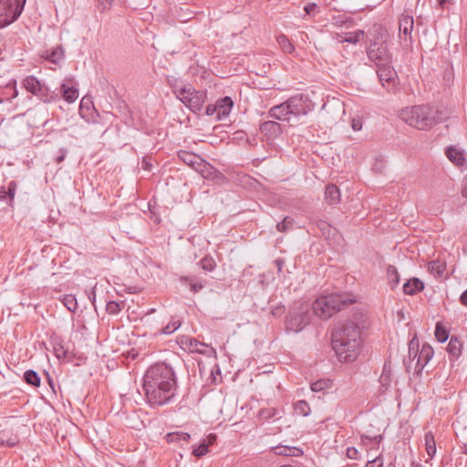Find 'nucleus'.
Instances as JSON below:
<instances>
[{"instance_id":"f257e3e1","label":"nucleus","mask_w":467,"mask_h":467,"mask_svg":"<svg viewBox=\"0 0 467 467\" xmlns=\"http://www.w3.org/2000/svg\"><path fill=\"white\" fill-rule=\"evenodd\" d=\"M177 388L175 370L166 362L150 366L143 376L142 389L151 407L171 402L176 395Z\"/></svg>"},{"instance_id":"f03ea898","label":"nucleus","mask_w":467,"mask_h":467,"mask_svg":"<svg viewBox=\"0 0 467 467\" xmlns=\"http://www.w3.org/2000/svg\"><path fill=\"white\" fill-rule=\"evenodd\" d=\"M367 327V317L362 313L354 314L351 319L335 326L331 344L340 361L351 362L357 358L362 345L361 331Z\"/></svg>"},{"instance_id":"7ed1b4c3","label":"nucleus","mask_w":467,"mask_h":467,"mask_svg":"<svg viewBox=\"0 0 467 467\" xmlns=\"http://www.w3.org/2000/svg\"><path fill=\"white\" fill-rule=\"evenodd\" d=\"M399 117L410 127L429 130L445 121L449 118V112L445 108L421 104L400 109Z\"/></svg>"},{"instance_id":"20e7f679","label":"nucleus","mask_w":467,"mask_h":467,"mask_svg":"<svg viewBox=\"0 0 467 467\" xmlns=\"http://www.w3.org/2000/svg\"><path fill=\"white\" fill-rule=\"evenodd\" d=\"M356 302V297L350 293H333L318 298L313 306L314 312L321 318L327 319L337 311Z\"/></svg>"},{"instance_id":"39448f33","label":"nucleus","mask_w":467,"mask_h":467,"mask_svg":"<svg viewBox=\"0 0 467 467\" xmlns=\"http://www.w3.org/2000/svg\"><path fill=\"white\" fill-rule=\"evenodd\" d=\"M312 311L308 303L295 302L289 306L285 315V330L294 333L302 331L310 323Z\"/></svg>"},{"instance_id":"423d86ee","label":"nucleus","mask_w":467,"mask_h":467,"mask_svg":"<svg viewBox=\"0 0 467 467\" xmlns=\"http://www.w3.org/2000/svg\"><path fill=\"white\" fill-rule=\"evenodd\" d=\"M175 93L177 98L194 114L201 113L207 99L205 91L196 90L191 85H188L176 89Z\"/></svg>"},{"instance_id":"0eeeda50","label":"nucleus","mask_w":467,"mask_h":467,"mask_svg":"<svg viewBox=\"0 0 467 467\" xmlns=\"http://www.w3.org/2000/svg\"><path fill=\"white\" fill-rule=\"evenodd\" d=\"M25 4L26 0H0V28L16 21Z\"/></svg>"},{"instance_id":"6e6552de","label":"nucleus","mask_w":467,"mask_h":467,"mask_svg":"<svg viewBox=\"0 0 467 467\" xmlns=\"http://www.w3.org/2000/svg\"><path fill=\"white\" fill-rule=\"evenodd\" d=\"M367 56L376 66L392 63V54L389 51L387 39L383 36L380 40L378 39L369 44L367 48Z\"/></svg>"},{"instance_id":"1a4fd4ad","label":"nucleus","mask_w":467,"mask_h":467,"mask_svg":"<svg viewBox=\"0 0 467 467\" xmlns=\"http://www.w3.org/2000/svg\"><path fill=\"white\" fill-rule=\"evenodd\" d=\"M289 112L295 117L306 116L314 109V103L309 99L307 95L303 93L296 94L286 99Z\"/></svg>"},{"instance_id":"9d476101","label":"nucleus","mask_w":467,"mask_h":467,"mask_svg":"<svg viewBox=\"0 0 467 467\" xmlns=\"http://www.w3.org/2000/svg\"><path fill=\"white\" fill-rule=\"evenodd\" d=\"M414 27V19L411 16L402 15L399 19V37L403 50L412 47L411 32Z\"/></svg>"},{"instance_id":"9b49d317","label":"nucleus","mask_w":467,"mask_h":467,"mask_svg":"<svg viewBox=\"0 0 467 467\" xmlns=\"http://www.w3.org/2000/svg\"><path fill=\"white\" fill-rule=\"evenodd\" d=\"M377 75L381 85L388 90L394 89L398 84L399 78L392 63L377 66Z\"/></svg>"},{"instance_id":"f8f14e48","label":"nucleus","mask_w":467,"mask_h":467,"mask_svg":"<svg viewBox=\"0 0 467 467\" xmlns=\"http://www.w3.org/2000/svg\"><path fill=\"white\" fill-rule=\"evenodd\" d=\"M177 155L178 158L182 162H184L186 165L192 168L196 171H198L201 166L207 167L205 164V161L193 152L181 150L177 152Z\"/></svg>"},{"instance_id":"ddd939ff","label":"nucleus","mask_w":467,"mask_h":467,"mask_svg":"<svg viewBox=\"0 0 467 467\" xmlns=\"http://www.w3.org/2000/svg\"><path fill=\"white\" fill-rule=\"evenodd\" d=\"M433 357V349L432 348L425 343L422 345L421 349L419 351L417 356V362L415 365V373L420 374L424 368V367L429 363V361Z\"/></svg>"},{"instance_id":"4468645a","label":"nucleus","mask_w":467,"mask_h":467,"mask_svg":"<svg viewBox=\"0 0 467 467\" xmlns=\"http://www.w3.org/2000/svg\"><path fill=\"white\" fill-rule=\"evenodd\" d=\"M59 92L64 100L68 103L74 102L78 98V89L76 88L73 79H66L61 84Z\"/></svg>"},{"instance_id":"2eb2a0df","label":"nucleus","mask_w":467,"mask_h":467,"mask_svg":"<svg viewBox=\"0 0 467 467\" xmlns=\"http://www.w3.org/2000/svg\"><path fill=\"white\" fill-rule=\"evenodd\" d=\"M260 131L267 140H275L282 133L281 125L274 120H266L261 123Z\"/></svg>"},{"instance_id":"dca6fc26","label":"nucleus","mask_w":467,"mask_h":467,"mask_svg":"<svg viewBox=\"0 0 467 467\" xmlns=\"http://www.w3.org/2000/svg\"><path fill=\"white\" fill-rule=\"evenodd\" d=\"M217 106V120H222L227 118L234 107V100L231 97L225 96L223 98L219 99L216 101Z\"/></svg>"},{"instance_id":"f3484780","label":"nucleus","mask_w":467,"mask_h":467,"mask_svg":"<svg viewBox=\"0 0 467 467\" xmlns=\"http://www.w3.org/2000/svg\"><path fill=\"white\" fill-rule=\"evenodd\" d=\"M268 117L277 120H286L290 116L287 101L273 106L267 112Z\"/></svg>"},{"instance_id":"a211bd4d","label":"nucleus","mask_w":467,"mask_h":467,"mask_svg":"<svg viewBox=\"0 0 467 467\" xmlns=\"http://www.w3.org/2000/svg\"><path fill=\"white\" fill-rule=\"evenodd\" d=\"M17 189V183L16 181H11L7 184V189L0 187V200L5 201L8 206L13 207L15 195Z\"/></svg>"},{"instance_id":"6ab92c4d","label":"nucleus","mask_w":467,"mask_h":467,"mask_svg":"<svg viewBox=\"0 0 467 467\" xmlns=\"http://www.w3.org/2000/svg\"><path fill=\"white\" fill-rule=\"evenodd\" d=\"M424 289V283L418 277H412L403 285L405 295L414 296Z\"/></svg>"},{"instance_id":"aec40b11","label":"nucleus","mask_w":467,"mask_h":467,"mask_svg":"<svg viewBox=\"0 0 467 467\" xmlns=\"http://www.w3.org/2000/svg\"><path fill=\"white\" fill-rule=\"evenodd\" d=\"M341 194L336 184L330 183L325 190V201L328 205H335L340 202Z\"/></svg>"},{"instance_id":"412c9836","label":"nucleus","mask_w":467,"mask_h":467,"mask_svg":"<svg viewBox=\"0 0 467 467\" xmlns=\"http://www.w3.org/2000/svg\"><path fill=\"white\" fill-rule=\"evenodd\" d=\"M180 282L189 285L190 290L194 294L200 292L206 284L205 280L201 279L195 275L181 276Z\"/></svg>"},{"instance_id":"4be33fe9","label":"nucleus","mask_w":467,"mask_h":467,"mask_svg":"<svg viewBox=\"0 0 467 467\" xmlns=\"http://www.w3.org/2000/svg\"><path fill=\"white\" fill-rule=\"evenodd\" d=\"M445 154L447 158L456 166H462L465 163V158L463 155V151L457 149L455 146H449Z\"/></svg>"},{"instance_id":"5701e85b","label":"nucleus","mask_w":467,"mask_h":467,"mask_svg":"<svg viewBox=\"0 0 467 467\" xmlns=\"http://www.w3.org/2000/svg\"><path fill=\"white\" fill-rule=\"evenodd\" d=\"M35 96L38 97L45 103L54 102L59 99L58 93L54 90H50L44 84H41Z\"/></svg>"},{"instance_id":"b1692460","label":"nucleus","mask_w":467,"mask_h":467,"mask_svg":"<svg viewBox=\"0 0 467 467\" xmlns=\"http://www.w3.org/2000/svg\"><path fill=\"white\" fill-rule=\"evenodd\" d=\"M462 345L457 337H451L447 346V351L450 356V360L455 361L462 355Z\"/></svg>"},{"instance_id":"393cba45","label":"nucleus","mask_w":467,"mask_h":467,"mask_svg":"<svg viewBox=\"0 0 467 467\" xmlns=\"http://www.w3.org/2000/svg\"><path fill=\"white\" fill-rule=\"evenodd\" d=\"M274 451L276 455H285V456H295L299 457L303 455L304 451L302 449L297 447H289L286 445H278L274 448Z\"/></svg>"},{"instance_id":"a878e982","label":"nucleus","mask_w":467,"mask_h":467,"mask_svg":"<svg viewBox=\"0 0 467 467\" xmlns=\"http://www.w3.org/2000/svg\"><path fill=\"white\" fill-rule=\"evenodd\" d=\"M43 57L53 64H57L64 57V49L62 46H57L50 50H47Z\"/></svg>"},{"instance_id":"bb28decb","label":"nucleus","mask_w":467,"mask_h":467,"mask_svg":"<svg viewBox=\"0 0 467 467\" xmlns=\"http://www.w3.org/2000/svg\"><path fill=\"white\" fill-rule=\"evenodd\" d=\"M182 344H184L191 352H196L200 354H203V348H207V344L202 343L198 339L190 337H186L185 339L182 341Z\"/></svg>"},{"instance_id":"cd10ccee","label":"nucleus","mask_w":467,"mask_h":467,"mask_svg":"<svg viewBox=\"0 0 467 467\" xmlns=\"http://www.w3.org/2000/svg\"><path fill=\"white\" fill-rule=\"evenodd\" d=\"M165 440L168 443L185 442L187 444L190 442L191 435L188 432L174 431L168 433L165 436Z\"/></svg>"},{"instance_id":"c85d7f7f","label":"nucleus","mask_w":467,"mask_h":467,"mask_svg":"<svg viewBox=\"0 0 467 467\" xmlns=\"http://www.w3.org/2000/svg\"><path fill=\"white\" fill-rule=\"evenodd\" d=\"M390 376H391L390 362L385 361V363L383 365L382 372H381V375L379 378V382H380L382 388H384V390H386L388 389V387L389 386V383L391 381Z\"/></svg>"},{"instance_id":"c756f323","label":"nucleus","mask_w":467,"mask_h":467,"mask_svg":"<svg viewBox=\"0 0 467 467\" xmlns=\"http://www.w3.org/2000/svg\"><path fill=\"white\" fill-rule=\"evenodd\" d=\"M23 86L28 92L36 95L37 89L41 86V83L35 76H27L23 80Z\"/></svg>"},{"instance_id":"7c9ffc66","label":"nucleus","mask_w":467,"mask_h":467,"mask_svg":"<svg viewBox=\"0 0 467 467\" xmlns=\"http://www.w3.org/2000/svg\"><path fill=\"white\" fill-rule=\"evenodd\" d=\"M23 379L28 385L33 387H39L41 383L40 377L34 369H27L24 372Z\"/></svg>"},{"instance_id":"2f4dec72","label":"nucleus","mask_w":467,"mask_h":467,"mask_svg":"<svg viewBox=\"0 0 467 467\" xmlns=\"http://www.w3.org/2000/svg\"><path fill=\"white\" fill-rule=\"evenodd\" d=\"M424 441L427 454L430 456V458H433L436 453V442L433 433L431 431L426 432Z\"/></svg>"},{"instance_id":"473e14b6","label":"nucleus","mask_w":467,"mask_h":467,"mask_svg":"<svg viewBox=\"0 0 467 467\" xmlns=\"http://www.w3.org/2000/svg\"><path fill=\"white\" fill-rule=\"evenodd\" d=\"M365 33L363 30H357L354 32H348L345 34V36L340 39V43L358 44L364 36Z\"/></svg>"},{"instance_id":"72a5a7b5","label":"nucleus","mask_w":467,"mask_h":467,"mask_svg":"<svg viewBox=\"0 0 467 467\" xmlns=\"http://www.w3.org/2000/svg\"><path fill=\"white\" fill-rule=\"evenodd\" d=\"M387 278L391 288L394 289L400 284V275L396 266L389 265L387 268Z\"/></svg>"},{"instance_id":"f704fd0d","label":"nucleus","mask_w":467,"mask_h":467,"mask_svg":"<svg viewBox=\"0 0 467 467\" xmlns=\"http://www.w3.org/2000/svg\"><path fill=\"white\" fill-rule=\"evenodd\" d=\"M182 325L181 320L171 317V321L158 331L159 335H171L174 333Z\"/></svg>"},{"instance_id":"c9c22d12","label":"nucleus","mask_w":467,"mask_h":467,"mask_svg":"<svg viewBox=\"0 0 467 467\" xmlns=\"http://www.w3.org/2000/svg\"><path fill=\"white\" fill-rule=\"evenodd\" d=\"M199 265L203 271L212 272L216 268L217 264L212 255L207 254L201 259Z\"/></svg>"},{"instance_id":"e433bc0d","label":"nucleus","mask_w":467,"mask_h":467,"mask_svg":"<svg viewBox=\"0 0 467 467\" xmlns=\"http://www.w3.org/2000/svg\"><path fill=\"white\" fill-rule=\"evenodd\" d=\"M205 164L207 167L201 166L198 170V173H200L203 178L210 179L213 177H217V175H221V172L218 171L213 166H212L210 163L205 161Z\"/></svg>"},{"instance_id":"4c0bfd02","label":"nucleus","mask_w":467,"mask_h":467,"mask_svg":"<svg viewBox=\"0 0 467 467\" xmlns=\"http://www.w3.org/2000/svg\"><path fill=\"white\" fill-rule=\"evenodd\" d=\"M294 410L296 414L304 417L308 416L311 412L309 404L304 400H298L296 403H294Z\"/></svg>"},{"instance_id":"58836bf2","label":"nucleus","mask_w":467,"mask_h":467,"mask_svg":"<svg viewBox=\"0 0 467 467\" xmlns=\"http://www.w3.org/2000/svg\"><path fill=\"white\" fill-rule=\"evenodd\" d=\"M332 386V381L330 379H317L315 382L311 383V390L313 392H320L325 389H330Z\"/></svg>"},{"instance_id":"ea45409f","label":"nucleus","mask_w":467,"mask_h":467,"mask_svg":"<svg viewBox=\"0 0 467 467\" xmlns=\"http://www.w3.org/2000/svg\"><path fill=\"white\" fill-rule=\"evenodd\" d=\"M435 337L441 343L447 341V339L449 338V330L442 325L441 322L436 323Z\"/></svg>"},{"instance_id":"a19ab883","label":"nucleus","mask_w":467,"mask_h":467,"mask_svg":"<svg viewBox=\"0 0 467 467\" xmlns=\"http://www.w3.org/2000/svg\"><path fill=\"white\" fill-rule=\"evenodd\" d=\"M276 41L284 52L287 54H291L292 52H294L295 47L286 36L283 34L278 36L276 37Z\"/></svg>"},{"instance_id":"79ce46f5","label":"nucleus","mask_w":467,"mask_h":467,"mask_svg":"<svg viewBox=\"0 0 467 467\" xmlns=\"http://www.w3.org/2000/svg\"><path fill=\"white\" fill-rule=\"evenodd\" d=\"M123 306H124L123 301L117 302L114 300H109L107 302V305H106V312L109 315L116 316L121 311Z\"/></svg>"},{"instance_id":"37998d69","label":"nucleus","mask_w":467,"mask_h":467,"mask_svg":"<svg viewBox=\"0 0 467 467\" xmlns=\"http://www.w3.org/2000/svg\"><path fill=\"white\" fill-rule=\"evenodd\" d=\"M446 269V265L444 263H441L438 260H432L428 264V270L441 276Z\"/></svg>"},{"instance_id":"c03bdc74","label":"nucleus","mask_w":467,"mask_h":467,"mask_svg":"<svg viewBox=\"0 0 467 467\" xmlns=\"http://www.w3.org/2000/svg\"><path fill=\"white\" fill-rule=\"evenodd\" d=\"M208 452L209 447L206 441H202L200 444L192 446V454L196 458H201L206 455Z\"/></svg>"},{"instance_id":"a18cd8bd","label":"nucleus","mask_w":467,"mask_h":467,"mask_svg":"<svg viewBox=\"0 0 467 467\" xmlns=\"http://www.w3.org/2000/svg\"><path fill=\"white\" fill-rule=\"evenodd\" d=\"M61 302L70 312H75L78 308L77 298L73 295L64 296Z\"/></svg>"},{"instance_id":"49530a36","label":"nucleus","mask_w":467,"mask_h":467,"mask_svg":"<svg viewBox=\"0 0 467 467\" xmlns=\"http://www.w3.org/2000/svg\"><path fill=\"white\" fill-rule=\"evenodd\" d=\"M294 219L289 216H286L281 222L277 223L276 229L281 233H285L287 232L292 227Z\"/></svg>"},{"instance_id":"de8ad7c7","label":"nucleus","mask_w":467,"mask_h":467,"mask_svg":"<svg viewBox=\"0 0 467 467\" xmlns=\"http://www.w3.org/2000/svg\"><path fill=\"white\" fill-rule=\"evenodd\" d=\"M279 414L275 408H265L259 410V417L264 420H270Z\"/></svg>"},{"instance_id":"09e8293b","label":"nucleus","mask_w":467,"mask_h":467,"mask_svg":"<svg viewBox=\"0 0 467 467\" xmlns=\"http://www.w3.org/2000/svg\"><path fill=\"white\" fill-rule=\"evenodd\" d=\"M419 354V341L416 337H413L409 344V357L413 355V359L417 358Z\"/></svg>"},{"instance_id":"8fccbe9b","label":"nucleus","mask_w":467,"mask_h":467,"mask_svg":"<svg viewBox=\"0 0 467 467\" xmlns=\"http://www.w3.org/2000/svg\"><path fill=\"white\" fill-rule=\"evenodd\" d=\"M18 443L17 437H12L5 440L4 438L0 437V447L6 446V447H14Z\"/></svg>"},{"instance_id":"3c124183","label":"nucleus","mask_w":467,"mask_h":467,"mask_svg":"<svg viewBox=\"0 0 467 467\" xmlns=\"http://www.w3.org/2000/svg\"><path fill=\"white\" fill-rule=\"evenodd\" d=\"M54 353L58 359L65 358L67 355V351L65 350L64 346L61 343H57L54 346Z\"/></svg>"},{"instance_id":"603ef678","label":"nucleus","mask_w":467,"mask_h":467,"mask_svg":"<svg viewBox=\"0 0 467 467\" xmlns=\"http://www.w3.org/2000/svg\"><path fill=\"white\" fill-rule=\"evenodd\" d=\"M361 440L363 442H365L366 441H369L370 442L374 443L376 446H379L382 441V436L381 435H375V436L362 435Z\"/></svg>"},{"instance_id":"864d4df0","label":"nucleus","mask_w":467,"mask_h":467,"mask_svg":"<svg viewBox=\"0 0 467 467\" xmlns=\"http://www.w3.org/2000/svg\"><path fill=\"white\" fill-rule=\"evenodd\" d=\"M347 457L352 460H357L359 457V452L355 447H348L346 451Z\"/></svg>"},{"instance_id":"5fc2aeb1","label":"nucleus","mask_w":467,"mask_h":467,"mask_svg":"<svg viewBox=\"0 0 467 467\" xmlns=\"http://www.w3.org/2000/svg\"><path fill=\"white\" fill-rule=\"evenodd\" d=\"M141 168L145 171H151L152 170V163H151V158L150 157H143L141 161Z\"/></svg>"},{"instance_id":"6e6d98bb","label":"nucleus","mask_w":467,"mask_h":467,"mask_svg":"<svg viewBox=\"0 0 467 467\" xmlns=\"http://www.w3.org/2000/svg\"><path fill=\"white\" fill-rule=\"evenodd\" d=\"M383 461L381 457H376L375 459L368 461L366 464V467H382Z\"/></svg>"},{"instance_id":"4d7b16f0","label":"nucleus","mask_w":467,"mask_h":467,"mask_svg":"<svg viewBox=\"0 0 467 467\" xmlns=\"http://www.w3.org/2000/svg\"><path fill=\"white\" fill-rule=\"evenodd\" d=\"M317 8V5L316 3H308L306 5H305L304 10L306 15L314 16Z\"/></svg>"},{"instance_id":"13d9d810","label":"nucleus","mask_w":467,"mask_h":467,"mask_svg":"<svg viewBox=\"0 0 467 467\" xmlns=\"http://www.w3.org/2000/svg\"><path fill=\"white\" fill-rule=\"evenodd\" d=\"M284 312L285 306L283 305L276 306L271 310V314L275 317H280Z\"/></svg>"},{"instance_id":"bf43d9fd","label":"nucleus","mask_w":467,"mask_h":467,"mask_svg":"<svg viewBox=\"0 0 467 467\" xmlns=\"http://www.w3.org/2000/svg\"><path fill=\"white\" fill-rule=\"evenodd\" d=\"M317 227L320 229V231L323 234H329L330 232V224L327 223L326 221H319L317 223Z\"/></svg>"},{"instance_id":"052dcab7","label":"nucleus","mask_w":467,"mask_h":467,"mask_svg":"<svg viewBox=\"0 0 467 467\" xmlns=\"http://www.w3.org/2000/svg\"><path fill=\"white\" fill-rule=\"evenodd\" d=\"M67 152V150H66V149H60V150H58V154H57V157H56V159H55V161H56L57 164H59V163L63 162V161H64V160H65V158H66Z\"/></svg>"},{"instance_id":"680f3d73","label":"nucleus","mask_w":467,"mask_h":467,"mask_svg":"<svg viewBox=\"0 0 467 467\" xmlns=\"http://www.w3.org/2000/svg\"><path fill=\"white\" fill-rule=\"evenodd\" d=\"M217 113V106H216V103L215 104H209L207 107H206V109H205V114L207 116H213V114Z\"/></svg>"},{"instance_id":"e2e57ef3","label":"nucleus","mask_w":467,"mask_h":467,"mask_svg":"<svg viewBox=\"0 0 467 467\" xmlns=\"http://www.w3.org/2000/svg\"><path fill=\"white\" fill-rule=\"evenodd\" d=\"M352 129L358 131L362 129V120L360 119H354L352 120Z\"/></svg>"},{"instance_id":"0e129e2a","label":"nucleus","mask_w":467,"mask_h":467,"mask_svg":"<svg viewBox=\"0 0 467 467\" xmlns=\"http://www.w3.org/2000/svg\"><path fill=\"white\" fill-rule=\"evenodd\" d=\"M217 436L214 433H210L204 441L208 443V447L213 445L216 441Z\"/></svg>"},{"instance_id":"69168bd1","label":"nucleus","mask_w":467,"mask_h":467,"mask_svg":"<svg viewBox=\"0 0 467 467\" xmlns=\"http://www.w3.org/2000/svg\"><path fill=\"white\" fill-rule=\"evenodd\" d=\"M460 303L467 306V289L464 290L460 296Z\"/></svg>"},{"instance_id":"338daca9","label":"nucleus","mask_w":467,"mask_h":467,"mask_svg":"<svg viewBox=\"0 0 467 467\" xmlns=\"http://www.w3.org/2000/svg\"><path fill=\"white\" fill-rule=\"evenodd\" d=\"M47 380L52 390L55 392V383L53 379L50 377L49 373L47 371L45 372Z\"/></svg>"},{"instance_id":"774afa93","label":"nucleus","mask_w":467,"mask_h":467,"mask_svg":"<svg viewBox=\"0 0 467 467\" xmlns=\"http://www.w3.org/2000/svg\"><path fill=\"white\" fill-rule=\"evenodd\" d=\"M192 13H189V14H183V15H179V17L181 19L182 22H185V21H188L190 19H192V16H191Z\"/></svg>"}]
</instances>
